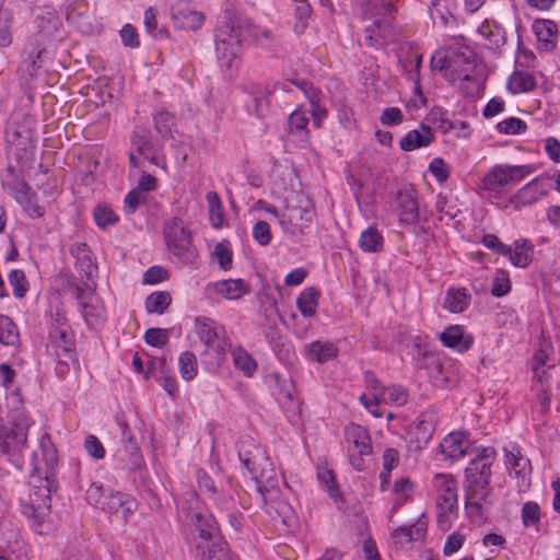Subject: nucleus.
Segmentation results:
<instances>
[{
  "instance_id": "nucleus-1",
  "label": "nucleus",
  "mask_w": 560,
  "mask_h": 560,
  "mask_svg": "<svg viewBox=\"0 0 560 560\" xmlns=\"http://www.w3.org/2000/svg\"><path fill=\"white\" fill-rule=\"evenodd\" d=\"M495 457L497 451L494 447H482L465 468V505L470 517L482 518L485 515L483 502L487 501L492 491L490 487L492 476L491 467Z\"/></svg>"
},
{
  "instance_id": "nucleus-2",
  "label": "nucleus",
  "mask_w": 560,
  "mask_h": 560,
  "mask_svg": "<svg viewBox=\"0 0 560 560\" xmlns=\"http://www.w3.org/2000/svg\"><path fill=\"white\" fill-rule=\"evenodd\" d=\"M30 421L22 396L12 392L3 404L0 399V454L12 457L27 443Z\"/></svg>"
},
{
  "instance_id": "nucleus-3",
  "label": "nucleus",
  "mask_w": 560,
  "mask_h": 560,
  "mask_svg": "<svg viewBox=\"0 0 560 560\" xmlns=\"http://www.w3.org/2000/svg\"><path fill=\"white\" fill-rule=\"evenodd\" d=\"M47 354L56 362L55 372L65 377L70 372V364L77 362L74 335L67 323V317H56L49 330Z\"/></svg>"
},
{
  "instance_id": "nucleus-4",
  "label": "nucleus",
  "mask_w": 560,
  "mask_h": 560,
  "mask_svg": "<svg viewBox=\"0 0 560 560\" xmlns=\"http://www.w3.org/2000/svg\"><path fill=\"white\" fill-rule=\"evenodd\" d=\"M196 331L206 347L200 352L202 364L208 369L220 366L232 347L224 327L212 317H196Z\"/></svg>"
},
{
  "instance_id": "nucleus-5",
  "label": "nucleus",
  "mask_w": 560,
  "mask_h": 560,
  "mask_svg": "<svg viewBox=\"0 0 560 560\" xmlns=\"http://www.w3.org/2000/svg\"><path fill=\"white\" fill-rule=\"evenodd\" d=\"M237 454L243 466L259 485L269 483L276 477L273 463L266 450L253 438L243 436L237 443Z\"/></svg>"
},
{
  "instance_id": "nucleus-6",
  "label": "nucleus",
  "mask_w": 560,
  "mask_h": 560,
  "mask_svg": "<svg viewBox=\"0 0 560 560\" xmlns=\"http://www.w3.org/2000/svg\"><path fill=\"white\" fill-rule=\"evenodd\" d=\"M534 172L535 166L532 164H498L483 177L481 189L488 192L489 198H499L508 186L520 183Z\"/></svg>"
},
{
  "instance_id": "nucleus-7",
  "label": "nucleus",
  "mask_w": 560,
  "mask_h": 560,
  "mask_svg": "<svg viewBox=\"0 0 560 560\" xmlns=\"http://www.w3.org/2000/svg\"><path fill=\"white\" fill-rule=\"evenodd\" d=\"M32 483L28 500L23 504V513L34 525H42L51 508V492L57 489L55 476L47 472L45 478H38Z\"/></svg>"
},
{
  "instance_id": "nucleus-8",
  "label": "nucleus",
  "mask_w": 560,
  "mask_h": 560,
  "mask_svg": "<svg viewBox=\"0 0 560 560\" xmlns=\"http://www.w3.org/2000/svg\"><path fill=\"white\" fill-rule=\"evenodd\" d=\"M431 66L432 69L439 71L451 69L452 82H459V88L466 93L472 92L478 86L475 77L476 63L469 57L464 55L446 57L436 52L431 58Z\"/></svg>"
},
{
  "instance_id": "nucleus-9",
  "label": "nucleus",
  "mask_w": 560,
  "mask_h": 560,
  "mask_svg": "<svg viewBox=\"0 0 560 560\" xmlns=\"http://www.w3.org/2000/svg\"><path fill=\"white\" fill-rule=\"evenodd\" d=\"M163 234L168 250L185 264H194L197 250L192 245L191 232L186 229L182 219L172 218L163 225Z\"/></svg>"
},
{
  "instance_id": "nucleus-10",
  "label": "nucleus",
  "mask_w": 560,
  "mask_h": 560,
  "mask_svg": "<svg viewBox=\"0 0 560 560\" xmlns=\"http://www.w3.org/2000/svg\"><path fill=\"white\" fill-rule=\"evenodd\" d=\"M436 489L438 525L442 529L450 528L451 517L458 512L457 482L451 475L440 474L434 477Z\"/></svg>"
},
{
  "instance_id": "nucleus-11",
  "label": "nucleus",
  "mask_w": 560,
  "mask_h": 560,
  "mask_svg": "<svg viewBox=\"0 0 560 560\" xmlns=\"http://www.w3.org/2000/svg\"><path fill=\"white\" fill-rule=\"evenodd\" d=\"M2 187L28 212L31 217L42 218L44 215L43 208L37 205L36 192L15 173L13 166H8L5 168Z\"/></svg>"
},
{
  "instance_id": "nucleus-12",
  "label": "nucleus",
  "mask_w": 560,
  "mask_h": 560,
  "mask_svg": "<svg viewBox=\"0 0 560 560\" xmlns=\"http://www.w3.org/2000/svg\"><path fill=\"white\" fill-rule=\"evenodd\" d=\"M215 51L221 68L232 72L236 68L241 52L238 35L234 33L233 28L220 31L217 35Z\"/></svg>"
},
{
  "instance_id": "nucleus-13",
  "label": "nucleus",
  "mask_w": 560,
  "mask_h": 560,
  "mask_svg": "<svg viewBox=\"0 0 560 560\" xmlns=\"http://www.w3.org/2000/svg\"><path fill=\"white\" fill-rule=\"evenodd\" d=\"M137 509V500L130 494L119 491L110 492L103 508L118 523H126Z\"/></svg>"
},
{
  "instance_id": "nucleus-14",
  "label": "nucleus",
  "mask_w": 560,
  "mask_h": 560,
  "mask_svg": "<svg viewBox=\"0 0 560 560\" xmlns=\"http://www.w3.org/2000/svg\"><path fill=\"white\" fill-rule=\"evenodd\" d=\"M395 210L404 224H415L419 220L418 194L411 187L399 189L395 199Z\"/></svg>"
},
{
  "instance_id": "nucleus-15",
  "label": "nucleus",
  "mask_w": 560,
  "mask_h": 560,
  "mask_svg": "<svg viewBox=\"0 0 560 560\" xmlns=\"http://www.w3.org/2000/svg\"><path fill=\"white\" fill-rule=\"evenodd\" d=\"M441 343L458 353L467 352L474 345V336L464 326L451 325L438 334Z\"/></svg>"
},
{
  "instance_id": "nucleus-16",
  "label": "nucleus",
  "mask_w": 560,
  "mask_h": 560,
  "mask_svg": "<svg viewBox=\"0 0 560 560\" xmlns=\"http://www.w3.org/2000/svg\"><path fill=\"white\" fill-rule=\"evenodd\" d=\"M277 91L289 92L287 82H275L271 86H257L249 93L246 107L249 114L262 117L268 106V96Z\"/></svg>"
},
{
  "instance_id": "nucleus-17",
  "label": "nucleus",
  "mask_w": 560,
  "mask_h": 560,
  "mask_svg": "<svg viewBox=\"0 0 560 560\" xmlns=\"http://www.w3.org/2000/svg\"><path fill=\"white\" fill-rule=\"evenodd\" d=\"M70 288L72 295L79 305V311L83 315H100L105 311L100 298L86 283H84V287L73 284Z\"/></svg>"
},
{
  "instance_id": "nucleus-18",
  "label": "nucleus",
  "mask_w": 560,
  "mask_h": 560,
  "mask_svg": "<svg viewBox=\"0 0 560 560\" xmlns=\"http://www.w3.org/2000/svg\"><path fill=\"white\" fill-rule=\"evenodd\" d=\"M69 252L75 260V268L81 278L92 279L97 271V265L89 245L86 243H74Z\"/></svg>"
},
{
  "instance_id": "nucleus-19",
  "label": "nucleus",
  "mask_w": 560,
  "mask_h": 560,
  "mask_svg": "<svg viewBox=\"0 0 560 560\" xmlns=\"http://www.w3.org/2000/svg\"><path fill=\"white\" fill-rule=\"evenodd\" d=\"M131 148L150 163L161 166L159 152L150 140V131L143 127H136L131 135Z\"/></svg>"
},
{
  "instance_id": "nucleus-20",
  "label": "nucleus",
  "mask_w": 560,
  "mask_h": 560,
  "mask_svg": "<svg viewBox=\"0 0 560 560\" xmlns=\"http://www.w3.org/2000/svg\"><path fill=\"white\" fill-rule=\"evenodd\" d=\"M439 448L446 458L459 459L467 454L469 440L464 432H452L442 440Z\"/></svg>"
},
{
  "instance_id": "nucleus-21",
  "label": "nucleus",
  "mask_w": 560,
  "mask_h": 560,
  "mask_svg": "<svg viewBox=\"0 0 560 560\" xmlns=\"http://www.w3.org/2000/svg\"><path fill=\"white\" fill-rule=\"evenodd\" d=\"M364 382L366 388L370 390V396L366 394H362L359 397L360 402L370 411V413L375 418H382L383 412L377 408V400L380 398V393L384 389V385L381 384L380 380L375 376L373 372L364 373Z\"/></svg>"
},
{
  "instance_id": "nucleus-22",
  "label": "nucleus",
  "mask_w": 560,
  "mask_h": 560,
  "mask_svg": "<svg viewBox=\"0 0 560 560\" xmlns=\"http://www.w3.org/2000/svg\"><path fill=\"white\" fill-rule=\"evenodd\" d=\"M345 438L349 447L352 446V452L359 453L360 455H371V438L365 428L350 423L345 429Z\"/></svg>"
},
{
  "instance_id": "nucleus-23",
  "label": "nucleus",
  "mask_w": 560,
  "mask_h": 560,
  "mask_svg": "<svg viewBox=\"0 0 560 560\" xmlns=\"http://www.w3.org/2000/svg\"><path fill=\"white\" fill-rule=\"evenodd\" d=\"M284 217L293 226V232L300 233L308 225L314 218V209L310 200H301L299 206H288Z\"/></svg>"
},
{
  "instance_id": "nucleus-24",
  "label": "nucleus",
  "mask_w": 560,
  "mask_h": 560,
  "mask_svg": "<svg viewBox=\"0 0 560 560\" xmlns=\"http://www.w3.org/2000/svg\"><path fill=\"white\" fill-rule=\"evenodd\" d=\"M506 463L518 480L520 488H527L529 486V476L532 474V465L527 457L523 456L521 452L509 451L505 452Z\"/></svg>"
},
{
  "instance_id": "nucleus-25",
  "label": "nucleus",
  "mask_w": 560,
  "mask_h": 560,
  "mask_svg": "<svg viewBox=\"0 0 560 560\" xmlns=\"http://www.w3.org/2000/svg\"><path fill=\"white\" fill-rule=\"evenodd\" d=\"M433 139L431 128L421 124L419 129L410 130L401 138L399 145L402 151L410 152L416 149L429 147L433 142Z\"/></svg>"
},
{
  "instance_id": "nucleus-26",
  "label": "nucleus",
  "mask_w": 560,
  "mask_h": 560,
  "mask_svg": "<svg viewBox=\"0 0 560 560\" xmlns=\"http://www.w3.org/2000/svg\"><path fill=\"white\" fill-rule=\"evenodd\" d=\"M546 179H548L547 176L539 175L527 183L517 190L515 195L516 201L525 206L532 205L541 199L547 194L546 186L544 185Z\"/></svg>"
},
{
  "instance_id": "nucleus-27",
  "label": "nucleus",
  "mask_w": 560,
  "mask_h": 560,
  "mask_svg": "<svg viewBox=\"0 0 560 560\" xmlns=\"http://www.w3.org/2000/svg\"><path fill=\"white\" fill-rule=\"evenodd\" d=\"M192 555L196 560H232L229 545L223 538L199 547Z\"/></svg>"
},
{
  "instance_id": "nucleus-28",
  "label": "nucleus",
  "mask_w": 560,
  "mask_h": 560,
  "mask_svg": "<svg viewBox=\"0 0 560 560\" xmlns=\"http://www.w3.org/2000/svg\"><path fill=\"white\" fill-rule=\"evenodd\" d=\"M478 33L489 49L497 50L505 43V32L495 21H483L478 27Z\"/></svg>"
},
{
  "instance_id": "nucleus-29",
  "label": "nucleus",
  "mask_w": 560,
  "mask_h": 560,
  "mask_svg": "<svg viewBox=\"0 0 560 560\" xmlns=\"http://www.w3.org/2000/svg\"><path fill=\"white\" fill-rule=\"evenodd\" d=\"M470 301L471 295L467 289H448L444 301V307L451 313H462L469 306Z\"/></svg>"
},
{
  "instance_id": "nucleus-30",
  "label": "nucleus",
  "mask_w": 560,
  "mask_h": 560,
  "mask_svg": "<svg viewBox=\"0 0 560 560\" xmlns=\"http://www.w3.org/2000/svg\"><path fill=\"white\" fill-rule=\"evenodd\" d=\"M408 396V390L402 385H388L384 387V389H382V392L380 393L377 408H380L381 404L401 407L407 404Z\"/></svg>"
},
{
  "instance_id": "nucleus-31",
  "label": "nucleus",
  "mask_w": 560,
  "mask_h": 560,
  "mask_svg": "<svg viewBox=\"0 0 560 560\" xmlns=\"http://www.w3.org/2000/svg\"><path fill=\"white\" fill-rule=\"evenodd\" d=\"M415 489V483L407 477L397 479L392 488L393 506L390 512L394 513L401 508L410 498Z\"/></svg>"
},
{
  "instance_id": "nucleus-32",
  "label": "nucleus",
  "mask_w": 560,
  "mask_h": 560,
  "mask_svg": "<svg viewBox=\"0 0 560 560\" xmlns=\"http://www.w3.org/2000/svg\"><path fill=\"white\" fill-rule=\"evenodd\" d=\"M173 22L180 30H199L203 24V15L194 10H179L173 13Z\"/></svg>"
},
{
  "instance_id": "nucleus-33",
  "label": "nucleus",
  "mask_w": 560,
  "mask_h": 560,
  "mask_svg": "<svg viewBox=\"0 0 560 560\" xmlns=\"http://www.w3.org/2000/svg\"><path fill=\"white\" fill-rule=\"evenodd\" d=\"M308 358L317 363H325L338 355L337 347L329 341H313L307 347Z\"/></svg>"
},
{
  "instance_id": "nucleus-34",
  "label": "nucleus",
  "mask_w": 560,
  "mask_h": 560,
  "mask_svg": "<svg viewBox=\"0 0 560 560\" xmlns=\"http://www.w3.org/2000/svg\"><path fill=\"white\" fill-rule=\"evenodd\" d=\"M514 250L511 249L510 260L513 266L525 268L532 261L534 246L527 240L514 242Z\"/></svg>"
},
{
  "instance_id": "nucleus-35",
  "label": "nucleus",
  "mask_w": 560,
  "mask_h": 560,
  "mask_svg": "<svg viewBox=\"0 0 560 560\" xmlns=\"http://www.w3.org/2000/svg\"><path fill=\"white\" fill-rule=\"evenodd\" d=\"M536 86L534 75L527 71H515L508 81V89L513 94L526 93Z\"/></svg>"
},
{
  "instance_id": "nucleus-36",
  "label": "nucleus",
  "mask_w": 560,
  "mask_h": 560,
  "mask_svg": "<svg viewBox=\"0 0 560 560\" xmlns=\"http://www.w3.org/2000/svg\"><path fill=\"white\" fill-rule=\"evenodd\" d=\"M359 246L365 253H377L383 249L384 238L375 226H369L361 233Z\"/></svg>"
},
{
  "instance_id": "nucleus-37",
  "label": "nucleus",
  "mask_w": 560,
  "mask_h": 560,
  "mask_svg": "<svg viewBox=\"0 0 560 560\" xmlns=\"http://www.w3.org/2000/svg\"><path fill=\"white\" fill-rule=\"evenodd\" d=\"M552 354V347L547 343L541 345L540 348L534 353L532 359V370L535 376L540 378V373H545V368L551 369L553 366Z\"/></svg>"
},
{
  "instance_id": "nucleus-38",
  "label": "nucleus",
  "mask_w": 560,
  "mask_h": 560,
  "mask_svg": "<svg viewBox=\"0 0 560 560\" xmlns=\"http://www.w3.org/2000/svg\"><path fill=\"white\" fill-rule=\"evenodd\" d=\"M308 118L305 113L298 107L289 116L290 133L296 136L300 141L307 142L310 138V131L307 130Z\"/></svg>"
},
{
  "instance_id": "nucleus-39",
  "label": "nucleus",
  "mask_w": 560,
  "mask_h": 560,
  "mask_svg": "<svg viewBox=\"0 0 560 560\" xmlns=\"http://www.w3.org/2000/svg\"><path fill=\"white\" fill-rule=\"evenodd\" d=\"M422 63V56L419 54H413L408 57L407 60H405V69H406V75L407 79L415 83V93L419 96L422 104H424L425 100L420 89L419 83V74H420V67Z\"/></svg>"
},
{
  "instance_id": "nucleus-40",
  "label": "nucleus",
  "mask_w": 560,
  "mask_h": 560,
  "mask_svg": "<svg viewBox=\"0 0 560 560\" xmlns=\"http://www.w3.org/2000/svg\"><path fill=\"white\" fill-rule=\"evenodd\" d=\"M215 291L225 299L236 300L247 291V287L242 279H229L218 282Z\"/></svg>"
},
{
  "instance_id": "nucleus-41",
  "label": "nucleus",
  "mask_w": 560,
  "mask_h": 560,
  "mask_svg": "<svg viewBox=\"0 0 560 560\" xmlns=\"http://www.w3.org/2000/svg\"><path fill=\"white\" fill-rule=\"evenodd\" d=\"M0 343L8 347L20 343V331L11 317H0Z\"/></svg>"
},
{
  "instance_id": "nucleus-42",
  "label": "nucleus",
  "mask_w": 560,
  "mask_h": 560,
  "mask_svg": "<svg viewBox=\"0 0 560 560\" xmlns=\"http://www.w3.org/2000/svg\"><path fill=\"white\" fill-rule=\"evenodd\" d=\"M318 299V289L314 287L304 289L296 300L298 307L302 315H315Z\"/></svg>"
},
{
  "instance_id": "nucleus-43",
  "label": "nucleus",
  "mask_w": 560,
  "mask_h": 560,
  "mask_svg": "<svg viewBox=\"0 0 560 560\" xmlns=\"http://www.w3.org/2000/svg\"><path fill=\"white\" fill-rule=\"evenodd\" d=\"M93 218L95 224L101 230H106L108 226L115 225L119 221V217L106 203H98L93 210Z\"/></svg>"
},
{
  "instance_id": "nucleus-44",
  "label": "nucleus",
  "mask_w": 560,
  "mask_h": 560,
  "mask_svg": "<svg viewBox=\"0 0 560 560\" xmlns=\"http://www.w3.org/2000/svg\"><path fill=\"white\" fill-rule=\"evenodd\" d=\"M434 433V423L431 420H427L423 417H419L417 423L410 431L413 435L418 447L425 445Z\"/></svg>"
},
{
  "instance_id": "nucleus-45",
  "label": "nucleus",
  "mask_w": 560,
  "mask_h": 560,
  "mask_svg": "<svg viewBox=\"0 0 560 560\" xmlns=\"http://www.w3.org/2000/svg\"><path fill=\"white\" fill-rule=\"evenodd\" d=\"M217 538H222L219 532V527H213L212 529H199L190 532V547L191 552L198 550L199 547H203L207 544H211L217 540Z\"/></svg>"
},
{
  "instance_id": "nucleus-46",
  "label": "nucleus",
  "mask_w": 560,
  "mask_h": 560,
  "mask_svg": "<svg viewBox=\"0 0 560 560\" xmlns=\"http://www.w3.org/2000/svg\"><path fill=\"white\" fill-rule=\"evenodd\" d=\"M232 357L235 368L242 371L246 376H252L255 373L257 363L243 348L234 349Z\"/></svg>"
},
{
  "instance_id": "nucleus-47",
  "label": "nucleus",
  "mask_w": 560,
  "mask_h": 560,
  "mask_svg": "<svg viewBox=\"0 0 560 560\" xmlns=\"http://www.w3.org/2000/svg\"><path fill=\"white\" fill-rule=\"evenodd\" d=\"M240 28L242 30V36L248 37L259 45H264L270 39V32L268 30L255 25L249 20H244L240 24Z\"/></svg>"
},
{
  "instance_id": "nucleus-48",
  "label": "nucleus",
  "mask_w": 560,
  "mask_h": 560,
  "mask_svg": "<svg viewBox=\"0 0 560 560\" xmlns=\"http://www.w3.org/2000/svg\"><path fill=\"white\" fill-rule=\"evenodd\" d=\"M430 16L434 24L447 26L453 15L447 7V0H432L430 5Z\"/></svg>"
},
{
  "instance_id": "nucleus-49",
  "label": "nucleus",
  "mask_w": 560,
  "mask_h": 560,
  "mask_svg": "<svg viewBox=\"0 0 560 560\" xmlns=\"http://www.w3.org/2000/svg\"><path fill=\"white\" fill-rule=\"evenodd\" d=\"M45 47L36 43L33 45L32 50L28 52V57L23 60L22 67L30 75H36L37 71L43 67V54Z\"/></svg>"
},
{
  "instance_id": "nucleus-50",
  "label": "nucleus",
  "mask_w": 560,
  "mask_h": 560,
  "mask_svg": "<svg viewBox=\"0 0 560 560\" xmlns=\"http://www.w3.org/2000/svg\"><path fill=\"white\" fill-rule=\"evenodd\" d=\"M172 302V296L166 291H159L150 294L145 300V307L149 313L163 314Z\"/></svg>"
},
{
  "instance_id": "nucleus-51",
  "label": "nucleus",
  "mask_w": 560,
  "mask_h": 560,
  "mask_svg": "<svg viewBox=\"0 0 560 560\" xmlns=\"http://www.w3.org/2000/svg\"><path fill=\"white\" fill-rule=\"evenodd\" d=\"M288 326L289 324L284 317H266V338L271 345H280L282 339L281 327Z\"/></svg>"
},
{
  "instance_id": "nucleus-52",
  "label": "nucleus",
  "mask_w": 560,
  "mask_h": 560,
  "mask_svg": "<svg viewBox=\"0 0 560 560\" xmlns=\"http://www.w3.org/2000/svg\"><path fill=\"white\" fill-rule=\"evenodd\" d=\"M190 532L218 527L214 516L208 510H201L190 513Z\"/></svg>"
},
{
  "instance_id": "nucleus-53",
  "label": "nucleus",
  "mask_w": 560,
  "mask_h": 560,
  "mask_svg": "<svg viewBox=\"0 0 560 560\" xmlns=\"http://www.w3.org/2000/svg\"><path fill=\"white\" fill-rule=\"evenodd\" d=\"M180 376L186 381H191L196 377L198 372L196 355L190 351H185L180 354L179 361Z\"/></svg>"
},
{
  "instance_id": "nucleus-54",
  "label": "nucleus",
  "mask_w": 560,
  "mask_h": 560,
  "mask_svg": "<svg viewBox=\"0 0 560 560\" xmlns=\"http://www.w3.org/2000/svg\"><path fill=\"white\" fill-rule=\"evenodd\" d=\"M39 444H40V450H42L43 458H44L47 467L51 471L56 467V465L58 463V452H57V448L54 445V443H52V441H51V439H50V436L48 434H44L40 438Z\"/></svg>"
},
{
  "instance_id": "nucleus-55",
  "label": "nucleus",
  "mask_w": 560,
  "mask_h": 560,
  "mask_svg": "<svg viewBox=\"0 0 560 560\" xmlns=\"http://www.w3.org/2000/svg\"><path fill=\"white\" fill-rule=\"evenodd\" d=\"M511 291L509 272L498 269L492 281L491 293L494 296H503Z\"/></svg>"
},
{
  "instance_id": "nucleus-56",
  "label": "nucleus",
  "mask_w": 560,
  "mask_h": 560,
  "mask_svg": "<svg viewBox=\"0 0 560 560\" xmlns=\"http://www.w3.org/2000/svg\"><path fill=\"white\" fill-rule=\"evenodd\" d=\"M207 200L209 203L210 221L214 228H220L223 223V214L221 212V200L215 191H209L207 194Z\"/></svg>"
},
{
  "instance_id": "nucleus-57",
  "label": "nucleus",
  "mask_w": 560,
  "mask_h": 560,
  "mask_svg": "<svg viewBox=\"0 0 560 560\" xmlns=\"http://www.w3.org/2000/svg\"><path fill=\"white\" fill-rule=\"evenodd\" d=\"M9 282L13 288V295L18 299L23 298L27 292V281L25 273L21 269H14L9 273Z\"/></svg>"
},
{
  "instance_id": "nucleus-58",
  "label": "nucleus",
  "mask_w": 560,
  "mask_h": 560,
  "mask_svg": "<svg viewBox=\"0 0 560 560\" xmlns=\"http://www.w3.org/2000/svg\"><path fill=\"white\" fill-rule=\"evenodd\" d=\"M522 522L525 527L537 526L540 522V508L536 502H526L522 508Z\"/></svg>"
},
{
  "instance_id": "nucleus-59",
  "label": "nucleus",
  "mask_w": 560,
  "mask_h": 560,
  "mask_svg": "<svg viewBox=\"0 0 560 560\" xmlns=\"http://www.w3.org/2000/svg\"><path fill=\"white\" fill-rule=\"evenodd\" d=\"M11 23V13L0 9V47H8L12 43Z\"/></svg>"
},
{
  "instance_id": "nucleus-60",
  "label": "nucleus",
  "mask_w": 560,
  "mask_h": 560,
  "mask_svg": "<svg viewBox=\"0 0 560 560\" xmlns=\"http://www.w3.org/2000/svg\"><path fill=\"white\" fill-rule=\"evenodd\" d=\"M495 128L500 133L520 135L527 129V126L524 120L511 117L500 121Z\"/></svg>"
},
{
  "instance_id": "nucleus-61",
  "label": "nucleus",
  "mask_w": 560,
  "mask_h": 560,
  "mask_svg": "<svg viewBox=\"0 0 560 560\" xmlns=\"http://www.w3.org/2000/svg\"><path fill=\"white\" fill-rule=\"evenodd\" d=\"M155 130L163 137L171 133L175 125L174 116L168 112H159L153 117Z\"/></svg>"
},
{
  "instance_id": "nucleus-62",
  "label": "nucleus",
  "mask_w": 560,
  "mask_h": 560,
  "mask_svg": "<svg viewBox=\"0 0 560 560\" xmlns=\"http://www.w3.org/2000/svg\"><path fill=\"white\" fill-rule=\"evenodd\" d=\"M289 82L298 86L303 92L311 106L320 104L322 92L314 88L311 82L305 80H290Z\"/></svg>"
},
{
  "instance_id": "nucleus-63",
  "label": "nucleus",
  "mask_w": 560,
  "mask_h": 560,
  "mask_svg": "<svg viewBox=\"0 0 560 560\" xmlns=\"http://www.w3.org/2000/svg\"><path fill=\"white\" fill-rule=\"evenodd\" d=\"M85 499L90 504L102 506L103 509L107 500L103 483L93 481L85 491Z\"/></svg>"
},
{
  "instance_id": "nucleus-64",
  "label": "nucleus",
  "mask_w": 560,
  "mask_h": 560,
  "mask_svg": "<svg viewBox=\"0 0 560 560\" xmlns=\"http://www.w3.org/2000/svg\"><path fill=\"white\" fill-rule=\"evenodd\" d=\"M539 40L551 44L550 38L557 34V24L550 20L537 21L534 24Z\"/></svg>"
}]
</instances>
